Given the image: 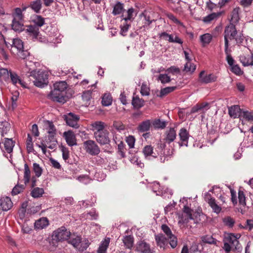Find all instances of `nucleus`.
I'll list each match as a JSON object with an SVG mask.
<instances>
[{"label":"nucleus","instance_id":"338daca9","mask_svg":"<svg viewBox=\"0 0 253 253\" xmlns=\"http://www.w3.org/2000/svg\"><path fill=\"white\" fill-rule=\"evenodd\" d=\"M151 188L153 192L155 193L157 195L160 194L161 193L162 190L159 182H154L152 183Z\"/></svg>","mask_w":253,"mask_h":253},{"label":"nucleus","instance_id":"6e6d98bb","mask_svg":"<svg viewBox=\"0 0 253 253\" xmlns=\"http://www.w3.org/2000/svg\"><path fill=\"white\" fill-rule=\"evenodd\" d=\"M224 224L229 228L233 227L235 224V220L230 216H226L222 219Z\"/></svg>","mask_w":253,"mask_h":253},{"label":"nucleus","instance_id":"39448f33","mask_svg":"<svg viewBox=\"0 0 253 253\" xmlns=\"http://www.w3.org/2000/svg\"><path fill=\"white\" fill-rule=\"evenodd\" d=\"M28 35L31 37L33 41H38L40 42H44L45 39L42 36L39 32V28L33 25H29L25 29Z\"/></svg>","mask_w":253,"mask_h":253},{"label":"nucleus","instance_id":"473e14b6","mask_svg":"<svg viewBox=\"0 0 253 253\" xmlns=\"http://www.w3.org/2000/svg\"><path fill=\"white\" fill-rule=\"evenodd\" d=\"M151 126V123L149 120H147L141 122L137 126L139 132H144L149 130Z\"/></svg>","mask_w":253,"mask_h":253},{"label":"nucleus","instance_id":"f8f14e48","mask_svg":"<svg viewBox=\"0 0 253 253\" xmlns=\"http://www.w3.org/2000/svg\"><path fill=\"white\" fill-rule=\"evenodd\" d=\"M109 134V132L107 130L100 132H94V135L96 141L101 145L107 144L110 142Z\"/></svg>","mask_w":253,"mask_h":253},{"label":"nucleus","instance_id":"e433bc0d","mask_svg":"<svg viewBox=\"0 0 253 253\" xmlns=\"http://www.w3.org/2000/svg\"><path fill=\"white\" fill-rule=\"evenodd\" d=\"M10 124L6 121L0 122V135L1 137L4 136L10 129Z\"/></svg>","mask_w":253,"mask_h":253},{"label":"nucleus","instance_id":"c03bdc74","mask_svg":"<svg viewBox=\"0 0 253 253\" xmlns=\"http://www.w3.org/2000/svg\"><path fill=\"white\" fill-rule=\"evenodd\" d=\"M153 126L155 128L163 129L167 125V122L160 119L155 120L152 123Z\"/></svg>","mask_w":253,"mask_h":253},{"label":"nucleus","instance_id":"bb28decb","mask_svg":"<svg viewBox=\"0 0 253 253\" xmlns=\"http://www.w3.org/2000/svg\"><path fill=\"white\" fill-rule=\"evenodd\" d=\"M229 114L230 117L234 118L241 117L242 111L238 105L231 106L228 110Z\"/></svg>","mask_w":253,"mask_h":253},{"label":"nucleus","instance_id":"5fc2aeb1","mask_svg":"<svg viewBox=\"0 0 253 253\" xmlns=\"http://www.w3.org/2000/svg\"><path fill=\"white\" fill-rule=\"evenodd\" d=\"M45 129L48 134L56 132V128L53 123L51 121H46L45 122Z\"/></svg>","mask_w":253,"mask_h":253},{"label":"nucleus","instance_id":"4be33fe9","mask_svg":"<svg viewBox=\"0 0 253 253\" xmlns=\"http://www.w3.org/2000/svg\"><path fill=\"white\" fill-rule=\"evenodd\" d=\"M240 8L239 7H236L232 10L230 14V23L236 25L239 22L240 19Z\"/></svg>","mask_w":253,"mask_h":253},{"label":"nucleus","instance_id":"6e6552de","mask_svg":"<svg viewBox=\"0 0 253 253\" xmlns=\"http://www.w3.org/2000/svg\"><path fill=\"white\" fill-rule=\"evenodd\" d=\"M47 97L53 101L64 103L66 101V94L53 89L48 94Z\"/></svg>","mask_w":253,"mask_h":253},{"label":"nucleus","instance_id":"aec40b11","mask_svg":"<svg viewBox=\"0 0 253 253\" xmlns=\"http://www.w3.org/2000/svg\"><path fill=\"white\" fill-rule=\"evenodd\" d=\"M13 203L8 197H2L0 198V207L3 211L9 210L12 207Z\"/></svg>","mask_w":253,"mask_h":253},{"label":"nucleus","instance_id":"49530a36","mask_svg":"<svg viewBox=\"0 0 253 253\" xmlns=\"http://www.w3.org/2000/svg\"><path fill=\"white\" fill-rule=\"evenodd\" d=\"M98 217V214L93 210L87 213H84L82 214V217L89 220H96Z\"/></svg>","mask_w":253,"mask_h":253},{"label":"nucleus","instance_id":"37998d69","mask_svg":"<svg viewBox=\"0 0 253 253\" xmlns=\"http://www.w3.org/2000/svg\"><path fill=\"white\" fill-rule=\"evenodd\" d=\"M102 104L104 106H108L111 105L112 97L109 93H105L102 97Z\"/></svg>","mask_w":253,"mask_h":253},{"label":"nucleus","instance_id":"c9c22d12","mask_svg":"<svg viewBox=\"0 0 253 253\" xmlns=\"http://www.w3.org/2000/svg\"><path fill=\"white\" fill-rule=\"evenodd\" d=\"M124 10V3L120 1H117L113 6L112 14L114 15H117L121 14Z\"/></svg>","mask_w":253,"mask_h":253},{"label":"nucleus","instance_id":"393cba45","mask_svg":"<svg viewBox=\"0 0 253 253\" xmlns=\"http://www.w3.org/2000/svg\"><path fill=\"white\" fill-rule=\"evenodd\" d=\"M223 13V11L211 13L204 17L203 21L206 24L210 23L211 21L217 19Z\"/></svg>","mask_w":253,"mask_h":253},{"label":"nucleus","instance_id":"69168bd1","mask_svg":"<svg viewBox=\"0 0 253 253\" xmlns=\"http://www.w3.org/2000/svg\"><path fill=\"white\" fill-rule=\"evenodd\" d=\"M125 144L122 141L118 145V153L122 157H125Z\"/></svg>","mask_w":253,"mask_h":253},{"label":"nucleus","instance_id":"1a4fd4ad","mask_svg":"<svg viewBox=\"0 0 253 253\" xmlns=\"http://www.w3.org/2000/svg\"><path fill=\"white\" fill-rule=\"evenodd\" d=\"M70 235V232L62 226L54 231L53 237L56 240L63 241L68 239Z\"/></svg>","mask_w":253,"mask_h":253},{"label":"nucleus","instance_id":"052dcab7","mask_svg":"<svg viewBox=\"0 0 253 253\" xmlns=\"http://www.w3.org/2000/svg\"><path fill=\"white\" fill-rule=\"evenodd\" d=\"M44 193L42 188H35L31 192V195L34 198H39L41 197Z\"/></svg>","mask_w":253,"mask_h":253},{"label":"nucleus","instance_id":"ea45409f","mask_svg":"<svg viewBox=\"0 0 253 253\" xmlns=\"http://www.w3.org/2000/svg\"><path fill=\"white\" fill-rule=\"evenodd\" d=\"M212 35L209 33L203 34L200 37V40L203 46H205L209 44L212 40Z\"/></svg>","mask_w":253,"mask_h":253},{"label":"nucleus","instance_id":"3c124183","mask_svg":"<svg viewBox=\"0 0 253 253\" xmlns=\"http://www.w3.org/2000/svg\"><path fill=\"white\" fill-rule=\"evenodd\" d=\"M132 104L135 108H140L144 105V100L138 97H133L132 100Z\"/></svg>","mask_w":253,"mask_h":253},{"label":"nucleus","instance_id":"b1692460","mask_svg":"<svg viewBox=\"0 0 253 253\" xmlns=\"http://www.w3.org/2000/svg\"><path fill=\"white\" fill-rule=\"evenodd\" d=\"M28 7L30 8L36 13H39L42 7V0H34L31 1Z\"/></svg>","mask_w":253,"mask_h":253},{"label":"nucleus","instance_id":"f3484780","mask_svg":"<svg viewBox=\"0 0 253 253\" xmlns=\"http://www.w3.org/2000/svg\"><path fill=\"white\" fill-rule=\"evenodd\" d=\"M180 142L178 143L179 145L181 147L183 146H187L189 139V133L185 128H182L180 129L179 132Z\"/></svg>","mask_w":253,"mask_h":253},{"label":"nucleus","instance_id":"ddd939ff","mask_svg":"<svg viewBox=\"0 0 253 253\" xmlns=\"http://www.w3.org/2000/svg\"><path fill=\"white\" fill-rule=\"evenodd\" d=\"M79 117L73 113H69L65 115V120L67 125L77 128L79 127L78 122L79 120Z\"/></svg>","mask_w":253,"mask_h":253},{"label":"nucleus","instance_id":"a878e982","mask_svg":"<svg viewBox=\"0 0 253 253\" xmlns=\"http://www.w3.org/2000/svg\"><path fill=\"white\" fill-rule=\"evenodd\" d=\"M165 140L168 143L173 142L176 137V130L174 128H170L169 130H167L165 132Z\"/></svg>","mask_w":253,"mask_h":253},{"label":"nucleus","instance_id":"a18cd8bd","mask_svg":"<svg viewBox=\"0 0 253 253\" xmlns=\"http://www.w3.org/2000/svg\"><path fill=\"white\" fill-rule=\"evenodd\" d=\"M202 242L205 244L215 245L216 239L213 238L212 236L207 235L201 237Z\"/></svg>","mask_w":253,"mask_h":253},{"label":"nucleus","instance_id":"13d9d810","mask_svg":"<svg viewBox=\"0 0 253 253\" xmlns=\"http://www.w3.org/2000/svg\"><path fill=\"white\" fill-rule=\"evenodd\" d=\"M176 88V86H169L161 90L160 96L163 97L170 92L173 91Z\"/></svg>","mask_w":253,"mask_h":253},{"label":"nucleus","instance_id":"9b49d317","mask_svg":"<svg viewBox=\"0 0 253 253\" xmlns=\"http://www.w3.org/2000/svg\"><path fill=\"white\" fill-rule=\"evenodd\" d=\"M204 199L214 212L218 214L221 212V208L216 204L215 199L211 197L210 194L208 192L206 193L204 195Z\"/></svg>","mask_w":253,"mask_h":253},{"label":"nucleus","instance_id":"20e7f679","mask_svg":"<svg viewBox=\"0 0 253 253\" xmlns=\"http://www.w3.org/2000/svg\"><path fill=\"white\" fill-rule=\"evenodd\" d=\"M69 242L80 251H83L89 246V243L88 240H82L81 237L73 234L71 235Z\"/></svg>","mask_w":253,"mask_h":253},{"label":"nucleus","instance_id":"2f4dec72","mask_svg":"<svg viewBox=\"0 0 253 253\" xmlns=\"http://www.w3.org/2000/svg\"><path fill=\"white\" fill-rule=\"evenodd\" d=\"M92 130L94 132H102L105 131L104 128L106 126L105 123L101 121H96L91 125Z\"/></svg>","mask_w":253,"mask_h":253},{"label":"nucleus","instance_id":"4d7b16f0","mask_svg":"<svg viewBox=\"0 0 253 253\" xmlns=\"http://www.w3.org/2000/svg\"><path fill=\"white\" fill-rule=\"evenodd\" d=\"M229 68L231 71L237 75H241L243 73L238 64H229Z\"/></svg>","mask_w":253,"mask_h":253},{"label":"nucleus","instance_id":"4468645a","mask_svg":"<svg viewBox=\"0 0 253 253\" xmlns=\"http://www.w3.org/2000/svg\"><path fill=\"white\" fill-rule=\"evenodd\" d=\"M199 81L203 84H209L216 81L217 77L213 74H207L202 71L199 74Z\"/></svg>","mask_w":253,"mask_h":253},{"label":"nucleus","instance_id":"cd10ccee","mask_svg":"<svg viewBox=\"0 0 253 253\" xmlns=\"http://www.w3.org/2000/svg\"><path fill=\"white\" fill-rule=\"evenodd\" d=\"M155 239L158 246L161 248H165L167 243L168 238L163 234H158L155 235Z\"/></svg>","mask_w":253,"mask_h":253},{"label":"nucleus","instance_id":"f257e3e1","mask_svg":"<svg viewBox=\"0 0 253 253\" xmlns=\"http://www.w3.org/2000/svg\"><path fill=\"white\" fill-rule=\"evenodd\" d=\"M11 49L13 52L15 49V52L22 59L25 60V62L29 61L32 63H38L36 61H33L31 60L32 56L30 55L27 50H24L23 42L21 40L18 38L13 39Z\"/></svg>","mask_w":253,"mask_h":253},{"label":"nucleus","instance_id":"e2e57ef3","mask_svg":"<svg viewBox=\"0 0 253 253\" xmlns=\"http://www.w3.org/2000/svg\"><path fill=\"white\" fill-rule=\"evenodd\" d=\"M61 149L62 153V158L66 163H69V151L68 149L64 146H61Z\"/></svg>","mask_w":253,"mask_h":253},{"label":"nucleus","instance_id":"4c0bfd02","mask_svg":"<svg viewBox=\"0 0 253 253\" xmlns=\"http://www.w3.org/2000/svg\"><path fill=\"white\" fill-rule=\"evenodd\" d=\"M10 77L11 80L14 84L16 85L18 84L22 86L25 87V82L21 80L16 74L13 72H10Z\"/></svg>","mask_w":253,"mask_h":253},{"label":"nucleus","instance_id":"0e129e2a","mask_svg":"<svg viewBox=\"0 0 253 253\" xmlns=\"http://www.w3.org/2000/svg\"><path fill=\"white\" fill-rule=\"evenodd\" d=\"M26 147L27 151L29 153L32 152L34 150L32 137L29 134H28L27 136L26 141Z\"/></svg>","mask_w":253,"mask_h":253},{"label":"nucleus","instance_id":"c756f323","mask_svg":"<svg viewBox=\"0 0 253 253\" xmlns=\"http://www.w3.org/2000/svg\"><path fill=\"white\" fill-rule=\"evenodd\" d=\"M4 148V152L10 154L12 151L14 146V142L11 138H5V140L3 143Z\"/></svg>","mask_w":253,"mask_h":253},{"label":"nucleus","instance_id":"c85d7f7f","mask_svg":"<svg viewBox=\"0 0 253 253\" xmlns=\"http://www.w3.org/2000/svg\"><path fill=\"white\" fill-rule=\"evenodd\" d=\"M48 224L49 221L47 218L42 217L35 221L34 226L36 229H42L47 226Z\"/></svg>","mask_w":253,"mask_h":253},{"label":"nucleus","instance_id":"de8ad7c7","mask_svg":"<svg viewBox=\"0 0 253 253\" xmlns=\"http://www.w3.org/2000/svg\"><path fill=\"white\" fill-rule=\"evenodd\" d=\"M31 177V171L27 164L24 165V181L25 184L29 182Z\"/></svg>","mask_w":253,"mask_h":253},{"label":"nucleus","instance_id":"dca6fc26","mask_svg":"<svg viewBox=\"0 0 253 253\" xmlns=\"http://www.w3.org/2000/svg\"><path fill=\"white\" fill-rule=\"evenodd\" d=\"M136 250L141 253H153V251L150 248V245L144 240L137 242Z\"/></svg>","mask_w":253,"mask_h":253},{"label":"nucleus","instance_id":"7c9ffc66","mask_svg":"<svg viewBox=\"0 0 253 253\" xmlns=\"http://www.w3.org/2000/svg\"><path fill=\"white\" fill-rule=\"evenodd\" d=\"M44 31L50 37H56L58 34L57 27L52 25L47 26L46 28L44 29Z\"/></svg>","mask_w":253,"mask_h":253},{"label":"nucleus","instance_id":"09e8293b","mask_svg":"<svg viewBox=\"0 0 253 253\" xmlns=\"http://www.w3.org/2000/svg\"><path fill=\"white\" fill-rule=\"evenodd\" d=\"M13 19L23 20L24 15L22 14L21 8L17 7L15 8L14 12L12 14Z\"/></svg>","mask_w":253,"mask_h":253},{"label":"nucleus","instance_id":"f03ea898","mask_svg":"<svg viewBox=\"0 0 253 253\" xmlns=\"http://www.w3.org/2000/svg\"><path fill=\"white\" fill-rule=\"evenodd\" d=\"M30 76L33 77L34 85L39 87H43L48 83V73L42 70H33L30 73Z\"/></svg>","mask_w":253,"mask_h":253},{"label":"nucleus","instance_id":"0eeeda50","mask_svg":"<svg viewBox=\"0 0 253 253\" xmlns=\"http://www.w3.org/2000/svg\"><path fill=\"white\" fill-rule=\"evenodd\" d=\"M86 152L92 156L97 155L100 152L98 146L93 140H88L84 142Z\"/></svg>","mask_w":253,"mask_h":253},{"label":"nucleus","instance_id":"412c9836","mask_svg":"<svg viewBox=\"0 0 253 253\" xmlns=\"http://www.w3.org/2000/svg\"><path fill=\"white\" fill-rule=\"evenodd\" d=\"M142 152L145 157L148 159H150L151 158H156L157 157V154L154 152L153 147L151 145H146L143 149Z\"/></svg>","mask_w":253,"mask_h":253},{"label":"nucleus","instance_id":"a211bd4d","mask_svg":"<svg viewBox=\"0 0 253 253\" xmlns=\"http://www.w3.org/2000/svg\"><path fill=\"white\" fill-rule=\"evenodd\" d=\"M140 18L142 20V27L144 28L148 29L149 25L155 20L151 19L149 13L146 11H144L139 15Z\"/></svg>","mask_w":253,"mask_h":253},{"label":"nucleus","instance_id":"f704fd0d","mask_svg":"<svg viewBox=\"0 0 253 253\" xmlns=\"http://www.w3.org/2000/svg\"><path fill=\"white\" fill-rule=\"evenodd\" d=\"M110 239L108 237H106L103 240L97 250L98 253H106V250L108 248Z\"/></svg>","mask_w":253,"mask_h":253},{"label":"nucleus","instance_id":"423d86ee","mask_svg":"<svg viewBox=\"0 0 253 253\" xmlns=\"http://www.w3.org/2000/svg\"><path fill=\"white\" fill-rule=\"evenodd\" d=\"M240 237L241 235L239 234L229 233L225 237L224 240L231 244L234 250L238 252H241L242 250V247L238 240Z\"/></svg>","mask_w":253,"mask_h":253},{"label":"nucleus","instance_id":"680f3d73","mask_svg":"<svg viewBox=\"0 0 253 253\" xmlns=\"http://www.w3.org/2000/svg\"><path fill=\"white\" fill-rule=\"evenodd\" d=\"M33 170L35 173L36 176L39 177L42 173V169L40 166L39 164L34 163L33 166Z\"/></svg>","mask_w":253,"mask_h":253},{"label":"nucleus","instance_id":"9d476101","mask_svg":"<svg viewBox=\"0 0 253 253\" xmlns=\"http://www.w3.org/2000/svg\"><path fill=\"white\" fill-rule=\"evenodd\" d=\"M162 230L167 236V238L169 240V243L172 248H175L177 245V239L174 235L169 228L166 224H163L161 226Z\"/></svg>","mask_w":253,"mask_h":253},{"label":"nucleus","instance_id":"774afa93","mask_svg":"<svg viewBox=\"0 0 253 253\" xmlns=\"http://www.w3.org/2000/svg\"><path fill=\"white\" fill-rule=\"evenodd\" d=\"M241 117L248 121L253 120V112L248 111H242Z\"/></svg>","mask_w":253,"mask_h":253},{"label":"nucleus","instance_id":"5701e85b","mask_svg":"<svg viewBox=\"0 0 253 253\" xmlns=\"http://www.w3.org/2000/svg\"><path fill=\"white\" fill-rule=\"evenodd\" d=\"M23 20L12 19V29L15 32H20L25 31V26L23 23Z\"/></svg>","mask_w":253,"mask_h":253},{"label":"nucleus","instance_id":"603ef678","mask_svg":"<svg viewBox=\"0 0 253 253\" xmlns=\"http://www.w3.org/2000/svg\"><path fill=\"white\" fill-rule=\"evenodd\" d=\"M238 201L240 205L245 206L246 205V197L244 191L241 189L238 190Z\"/></svg>","mask_w":253,"mask_h":253},{"label":"nucleus","instance_id":"864d4df0","mask_svg":"<svg viewBox=\"0 0 253 253\" xmlns=\"http://www.w3.org/2000/svg\"><path fill=\"white\" fill-rule=\"evenodd\" d=\"M33 21L35 24V26L38 27L39 28L44 24V18L41 15H36L34 17Z\"/></svg>","mask_w":253,"mask_h":253},{"label":"nucleus","instance_id":"79ce46f5","mask_svg":"<svg viewBox=\"0 0 253 253\" xmlns=\"http://www.w3.org/2000/svg\"><path fill=\"white\" fill-rule=\"evenodd\" d=\"M168 41L169 42L177 43L180 44H182L183 41L178 36L177 33L169 34Z\"/></svg>","mask_w":253,"mask_h":253},{"label":"nucleus","instance_id":"72a5a7b5","mask_svg":"<svg viewBox=\"0 0 253 253\" xmlns=\"http://www.w3.org/2000/svg\"><path fill=\"white\" fill-rule=\"evenodd\" d=\"M67 84L65 81L57 82L53 84L54 89L59 92L66 94V89L67 88Z\"/></svg>","mask_w":253,"mask_h":253},{"label":"nucleus","instance_id":"bf43d9fd","mask_svg":"<svg viewBox=\"0 0 253 253\" xmlns=\"http://www.w3.org/2000/svg\"><path fill=\"white\" fill-rule=\"evenodd\" d=\"M183 211V212L185 214H186L187 216V221H185V222H187L189 220H192L194 219L192 214L193 210H192L187 205H184Z\"/></svg>","mask_w":253,"mask_h":253},{"label":"nucleus","instance_id":"8fccbe9b","mask_svg":"<svg viewBox=\"0 0 253 253\" xmlns=\"http://www.w3.org/2000/svg\"><path fill=\"white\" fill-rule=\"evenodd\" d=\"M123 243L126 248L131 249L133 244V238L130 236H126L123 239Z\"/></svg>","mask_w":253,"mask_h":253},{"label":"nucleus","instance_id":"2eb2a0df","mask_svg":"<svg viewBox=\"0 0 253 253\" xmlns=\"http://www.w3.org/2000/svg\"><path fill=\"white\" fill-rule=\"evenodd\" d=\"M63 137L65 138L69 146H73L77 145L76 135L72 131L68 130L64 132Z\"/></svg>","mask_w":253,"mask_h":253},{"label":"nucleus","instance_id":"a19ab883","mask_svg":"<svg viewBox=\"0 0 253 253\" xmlns=\"http://www.w3.org/2000/svg\"><path fill=\"white\" fill-rule=\"evenodd\" d=\"M134 9L133 8L131 7L129 8L126 11V16L124 17V15H122L121 18L122 20H124L125 22H127L128 21H132L135 17V15H134Z\"/></svg>","mask_w":253,"mask_h":253},{"label":"nucleus","instance_id":"7ed1b4c3","mask_svg":"<svg viewBox=\"0 0 253 253\" xmlns=\"http://www.w3.org/2000/svg\"><path fill=\"white\" fill-rule=\"evenodd\" d=\"M237 34V30L235 24L229 23L225 27L224 32V39L225 42V51L226 52L229 47L228 39L230 40H234Z\"/></svg>","mask_w":253,"mask_h":253},{"label":"nucleus","instance_id":"6ab92c4d","mask_svg":"<svg viewBox=\"0 0 253 253\" xmlns=\"http://www.w3.org/2000/svg\"><path fill=\"white\" fill-rule=\"evenodd\" d=\"M249 39H250V37H245L242 33H240L239 34L237 35L234 40H235L236 44L238 45H242L248 47L249 46H250L249 42Z\"/></svg>","mask_w":253,"mask_h":253},{"label":"nucleus","instance_id":"58836bf2","mask_svg":"<svg viewBox=\"0 0 253 253\" xmlns=\"http://www.w3.org/2000/svg\"><path fill=\"white\" fill-rule=\"evenodd\" d=\"M240 61L241 63H253V54H243L240 56Z\"/></svg>","mask_w":253,"mask_h":253}]
</instances>
